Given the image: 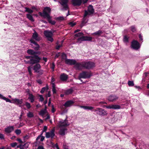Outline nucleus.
Instances as JSON below:
<instances>
[{"mask_svg":"<svg viewBox=\"0 0 149 149\" xmlns=\"http://www.w3.org/2000/svg\"><path fill=\"white\" fill-rule=\"evenodd\" d=\"M1 98L5 100L7 102H9L10 103H12V101H11L9 99L6 98L3 95V97H1Z\"/></svg>","mask_w":149,"mask_h":149,"instance_id":"obj_32","label":"nucleus"},{"mask_svg":"<svg viewBox=\"0 0 149 149\" xmlns=\"http://www.w3.org/2000/svg\"><path fill=\"white\" fill-rule=\"evenodd\" d=\"M51 9L49 7H45L43 10L42 13L39 12V15L43 17L44 18H46L48 22L52 25H54L55 24L56 22L54 21H52L51 19V17L50 16L49 13H51Z\"/></svg>","mask_w":149,"mask_h":149,"instance_id":"obj_3","label":"nucleus"},{"mask_svg":"<svg viewBox=\"0 0 149 149\" xmlns=\"http://www.w3.org/2000/svg\"><path fill=\"white\" fill-rule=\"evenodd\" d=\"M37 72L39 73L40 74L42 75L43 73V70H40L39 71H37V72Z\"/></svg>","mask_w":149,"mask_h":149,"instance_id":"obj_55","label":"nucleus"},{"mask_svg":"<svg viewBox=\"0 0 149 149\" xmlns=\"http://www.w3.org/2000/svg\"><path fill=\"white\" fill-rule=\"evenodd\" d=\"M76 66L78 70L82 69L90 70L94 68L95 67V64L94 62L90 61H84L81 63H77Z\"/></svg>","mask_w":149,"mask_h":149,"instance_id":"obj_2","label":"nucleus"},{"mask_svg":"<svg viewBox=\"0 0 149 149\" xmlns=\"http://www.w3.org/2000/svg\"><path fill=\"white\" fill-rule=\"evenodd\" d=\"M37 149H44V148L42 146H40L38 147Z\"/></svg>","mask_w":149,"mask_h":149,"instance_id":"obj_64","label":"nucleus"},{"mask_svg":"<svg viewBox=\"0 0 149 149\" xmlns=\"http://www.w3.org/2000/svg\"><path fill=\"white\" fill-rule=\"evenodd\" d=\"M102 33L103 32L101 30H99L98 31L94 33L93 34L95 36H100Z\"/></svg>","mask_w":149,"mask_h":149,"instance_id":"obj_28","label":"nucleus"},{"mask_svg":"<svg viewBox=\"0 0 149 149\" xmlns=\"http://www.w3.org/2000/svg\"><path fill=\"white\" fill-rule=\"evenodd\" d=\"M93 13H91L90 12H89L88 11L86 10H85L84 14V17H86L87 16H90Z\"/></svg>","mask_w":149,"mask_h":149,"instance_id":"obj_36","label":"nucleus"},{"mask_svg":"<svg viewBox=\"0 0 149 149\" xmlns=\"http://www.w3.org/2000/svg\"><path fill=\"white\" fill-rule=\"evenodd\" d=\"M29 97H28V99H29L34 98V96L32 94H29Z\"/></svg>","mask_w":149,"mask_h":149,"instance_id":"obj_56","label":"nucleus"},{"mask_svg":"<svg viewBox=\"0 0 149 149\" xmlns=\"http://www.w3.org/2000/svg\"><path fill=\"white\" fill-rule=\"evenodd\" d=\"M84 35V33L82 32H79L75 35V36L76 37H78Z\"/></svg>","mask_w":149,"mask_h":149,"instance_id":"obj_39","label":"nucleus"},{"mask_svg":"<svg viewBox=\"0 0 149 149\" xmlns=\"http://www.w3.org/2000/svg\"><path fill=\"white\" fill-rule=\"evenodd\" d=\"M55 66V64L54 62H53L52 63V67L51 68L53 70V71L54 70Z\"/></svg>","mask_w":149,"mask_h":149,"instance_id":"obj_60","label":"nucleus"},{"mask_svg":"<svg viewBox=\"0 0 149 149\" xmlns=\"http://www.w3.org/2000/svg\"><path fill=\"white\" fill-rule=\"evenodd\" d=\"M93 75L91 71L88 72L86 71H84L79 74V79H80L81 78L88 79Z\"/></svg>","mask_w":149,"mask_h":149,"instance_id":"obj_4","label":"nucleus"},{"mask_svg":"<svg viewBox=\"0 0 149 149\" xmlns=\"http://www.w3.org/2000/svg\"><path fill=\"white\" fill-rule=\"evenodd\" d=\"M68 24L71 27H73L76 24V23L74 22H71L69 23Z\"/></svg>","mask_w":149,"mask_h":149,"instance_id":"obj_43","label":"nucleus"},{"mask_svg":"<svg viewBox=\"0 0 149 149\" xmlns=\"http://www.w3.org/2000/svg\"><path fill=\"white\" fill-rule=\"evenodd\" d=\"M131 30L133 32H134L136 31V28L134 25L132 26H131Z\"/></svg>","mask_w":149,"mask_h":149,"instance_id":"obj_46","label":"nucleus"},{"mask_svg":"<svg viewBox=\"0 0 149 149\" xmlns=\"http://www.w3.org/2000/svg\"><path fill=\"white\" fill-rule=\"evenodd\" d=\"M44 132H43V131H42V132H41V133L40 134V135L38 136L37 138L36 139V140L38 141L41 136H42V135L43 134Z\"/></svg>","mask_w":149,"mask_h":149,"instance_id":"obj_47","label":"nucleus"},{"mask_svg":"<svg viewBox=\"0 0 149 149\" xmlns=\"http://www.w3.org/2000/svg\"><path fill=\"white\" fill-rule=\"evenodd\" d=\"M74 102L72 100H69L66 101L63 105L62 106V108H63V106L65 107H71L74 103Z\"/></svg>","mask_w":149,"mask_h":149,"instance_id":"obj_14","label":"nucleus"},{"mask_svg":"<svg viewBox=\"0 0 149 149\" xmlns=\"http://www.w3.org/2000/svg\"><path fill=\"white\" fill-rule=\"evenodd\" d=\"M139 38L140 41H142V42L143 41V38L141 34H140L139 35Z\"/></svg>","mask_w":149,"mask_h":149,"instance_id":"obj_54","label":"nucleus"},{"mask_svg":"<svg viewBox=\"0 0 149 149\" xmlns=\"http://www.w3.org/2000/svg\"><path fill=\"white\" fill-rule=\"evenodd\" d=\"M0 139H4V135L1 133H0Z\"/></svg>","mask_w":149,"mask_h":149,"instance_id":"obj_57","label":"nucleus"},{"mask_svg":"<svg viewBox=\"0 0 149 149\" xmlns=\"http://www.w3.org/2000/svg\"><path fill=\"white\" fill-rule=\"evenodd\" d=\"M87 10L89 12H90L91 13L93 14L95 12L93 6L91 5H90L88 6Z\"/></svg>","mask_w":149,"mask_h":149,"instance_id":"obj_23","label":"nucleus"},{"mask_svg":"<svg viewBox=\"0 0 149 149\" xmlns=\"http://www.w3.org/2000/svg\"><path fill=\"white\" fill-rule=\"evenodd\" d=\"M51 143L52 145V147H55L56 148V149L59 148L58 144L57 143H56L55 144H54L52 142H51Z\"/></svg>","mask_w":149,"mask_h":149,"instance_id":"obj_41","label":"nucleus"},{"mask_svg":"<svg viewBox=\"0 0 149 149\" xmlns=\"http://www.w3.org/2000/svg\"><path fill=\"white\" fill-rule=\"evenodd\" d=\"M52 113H54L55 111V110L54 109V107L53 105H52Z\"/></svg>","mask_w":149,"mask_h":149,"instance_id":"obj_62","label":"nucleus"},{"mask_svg":"<svg viewBox=\"0 0 149 149\" xmlns=\"http://www.w3.org/2000/svg\"><path fill=\"white\" fill-rule=\"evenodd\" d=\"M85 41H91L92 38L91 37L84 36Z\"/></svg>","mask_w":149,"mask_h":149,"instance_id":"obj_37","label":"nucleus"},{"mask_svg":"<svg viewBox=\"0 0 149 149\" xmlns=\"http://www.w3.org/2000/svg\"><path fill=\"white\" fill-rule=\"evenodd\" d=\"M32 37L33 39L36 41H39L40 40V38L38 37V34L35 30H34V33H33Z\"/></svg>","mask_w":149,"mask_h":149,"instance_id":"obj_17","label":"nucleus"},{"mask_svg":"<svg viewBox=\"0 0 149 149\" xmlns=\"http://www.w3.org/2000/svg\"><path fill=\"white\" fill-rule=\"evenodd\" d=\"M85 41L84 36H82L77 39V42L79 43H81L82 41Z\"/></svg>","mask_w":149,"mask_h":149,"instance_id":"obj_27","label":"nucleus"},{"mask_svg":"<svg viewBox=\"0 0 149 149\" xmlns=\"http://www.w3.org/2000/svg\"><path fill=\"white\" fill-rule=\"evenodd\" d=\"M54 132H55V130L54 129H53L50 132V133H51V135L54 136H55Z\"/></svg>","mask_w":149,"mask_h":149,"instance_id":"obj_48","label":"nucleus"},{"mask_svg":"<svg viewBox=\"0 0 149 149\" xmlns=\"http://www.w3.org/2000/svg\"><path fill=\"white\" fill-rule=\"evenodd\" d=\"M27 53L31 56H25V58L27 59H30L29 60L24 61L26 64L34 65L36 63H39L41 58L38 56L41 54L40 51H35L32 49H28L27 51Z\"/></svg>","mask_w":149,"mask_h":149,"instance_id":"obj_1","label":"nucleus"},{"mask_svg":"<svg viewBox=\"0 0 149 149\" xmlns=\"http://www.w3.org/2000/svg\"><path fill=\"white\" fill-rule=\"evenodd\" d=\"M128 84L129 86H134V84L133 81H129L128 82Z\"/></svg>","mask_w":149,"mask_h":149,"instance_id":"obj_38","label":"nucleus"},{"mask_svg":"<svg viewBox=\"0 0 149 149\" xmlns=\"http://www.w3.org/2000/svg\"><path fill=\"white\" fill-rule=\"evenodd\" d=\"M27 116L29 118H31L34 117L33 113L31 112H29L27 114Z\"/></svg>","mask_w":149,"mask_h":149,"instance_id":"obj_35","label":"nucleus"},{"mask_svg":"<svg viewBox=\"0 0 149 149\" xmlns=\"http://www.w3.org/2000/svg\"><path fill=\"white\" fill-rule=\"evenodd\" d=\"M47 38L48 40L50 41L51 42H52L54 40L53 39L52 37V36Z\"/></svg>","mask_w":149,"mask_h":149,"instance_id":"obj_50","label":"nucleus"},{"mask_svg":"<svg viewBox=\"0 0 149 149\" xmlns=\"http://www.w3.org/2000/svg\"><path fill=\"white\" fill-rule=\"evenodd\" d=\"M81 108L84 109L85 110H91L92 111H93V110H92L93 109L94 107L92 106H81Z\"/></svg>","mask_w":149,"mask_h":149,"instance_id":"obj_24","label":"nucleus"},{"mask_svg":"<svg viewBox=\"0 0 149 149\" xmlns=\"http://www.w3.org/2000/svg\"><path fill=\"white\" fill-rule=\"evenodd\" d=\"M14 130V126H9L5 129L4 131L7 133L9 134L13 131Z\"/></svg>","mask_w":149,"mask_h":149,"instance_id":"obj_16","label":"nucleus"},{"mask_svg":"<svg viewBox=\"0 0 149 149\" xmlns=\"http://www.w3.org/2000/svg\"><path fill=\"white\" fill-rule=\"evenodd\" d=\"M73 91V89L72 88L68 89L64 91V94L66 95H68L72 94Z\"/></svg>","mask_w":149,"mask_h":149,"instance_id":"obj_22","label":"nucleus"},{"mask_svg":"<svg viewBox=\"0 0 149 149\" xmlns=\"http://www.w3.org/2000/svg\"><path fill=\"white\" fill-rule=\"evenodd\" d=\"M26 17L32 22L34 21V20L31 14H26Z\"/></svg>","mask_w":149,"mask_h":149,"instance_id":"obj_26","label":"nucleus"},{"mask_svg":"<svg viewBox=\"0 0 149 149\" xmlns=\"http://www.w3.org/2000/svg\"><path fill=\"white\" fill-rule=\"evenodd\" d=\"M41 139H40V141L41 142L43 141L45 139V136H41L40 137Z\"/></svg>","mask_w":149,"mask_h":149,"instance_id":"obj_63","label":"nucleus"},{"mask_svg":"<svg viewBox=\"0 0 149 149\" xmlns=\"http://www.w3.org/2000/svg\"><path fill=\"white\" fill-rule=\"evenodd\" d=\"M117 116H114L112 118V120L114 122L117 121Z\"/></svg>","mask_w":149,"mask_h":149,"instance_id":"obj_51","label":"nucleus"},{"mask_svg":"<svg viewBox=\"0 0 149 149\" xmlns=\"http://www.w3.org/2000/svg\"><path fill=\"white\" fill-rule=\"evenodd\" d=\"M25 8L26 9L25 11L29 13V14H31L33 12V10L29 8L26 7Z\"/></svg>","mask_w":149,"mask_h":149,"instance_id":"obj_33","label":"nucleus"},{"mask_svg":"<svg viewBox=\"0 0 149 149\" xmlns=\"http://www.w3.org/2000/svg\"><path fill=\"white\" fill-rule=\"evenodd\" d=\"M28 70L29 74L30 75H31L32 74V72L31 70V68L30 67H29L28 68Z\"/></svg>","mask_w":149,"mask_h":149,"instance_id":"obj_52","label":"nucleus"},{"mask_svg":"<svg viewBox=\"0 0 149 149\" xmlns=\"http://www.w3.org/2000/svg\"><path fill=\"white\" fill-rule=\"evenodd\" d=\"M55 19L59 22H61L65 20V18L63 16L56 17Z\"/></svg>","mask_w":149,"mask_h":149,"instance_id":"obj_30","label":"nucleus"},{"mask_svg":"<svg viewBox=\"0 0 149 149\" xmlns=\"http://www.w3.org/2000/svg\"><path fill=\"white\" fill-rule=\"evenodd\" d=\"M93 111L97 114L101 116H106L107 114V111L101 108H97L93 110Z\"/></svg>","mask_w":149,"mask_h":149,"instance_id":"obj_5","label":"nucleus"},{"mask_svg":"<svg viewBox=\"0 0 149 149\" xmlns=\"http://www.w3.org/2000/svg\"><path fill=\"white\" fill-rule=\"evenodd\" d=\"M44 34L46 38L52 36V33L50 31L46 30L44 31Z\"/></svg>","mask_w":149,"mask_h":149,"instance_id":"obj_21","label":"nucleus"},{"mask_svg":"<svg viewBox=\"0 0 149 149\" xmlns=\"http://www.w3.org/2000/svg\"><path fill=\"white\" fill-rule=\"evenodd\" d=\"M45 137L47 138H53L54 136H52L51 135V134L49 132H46L45 134Z\"/></svg>","mask_w":149,"mask_h":149,"instance_id":"obj_29","label":"nucleus"},{"mask_svg":"<svg viewBox=\"0 0 149 149\" xmlns=\"http://www.w3.org/2000/svg\"><path fill=\"white\" fill-rule=\"evenodd\" d=\"M47 126H44L43 127V130L42 131H43V132H46L47 130Z\"/></svg>","mask_w":149,"mask_h":149,"instance_id":"obj_59","label":"nucleus"},{"mask_svg":"<svg viewBox=\"0 0 149 149\" xmlns=\"http://www.w3.org/2000/svg\"><path fill=\"white\" fill-rule=\"evenodd\" d=\"M131 47L134 50H137L140 47V44L137 40H134L131 42Z\"/></svg>","mask_w":149,"mask_h":149,"instance_id":"obj_7","label":"nucleus"},{"mask_svg":"<svg viewBox=\"0 0 149 149\" xmlns=\"http://www.w3.org/2000/svg\"><path fill=\"white\" fill-rule=\"evenodd\" d=\"M65 64L70 65H74L75 68L77 70V68L76 67V65L78 63L76 62L75 60L73 59H66L65 60Z\"/></svg>","mask_w":149,"mask_h":149,"instance_id":"obj_8","label":"nucleus"},{"mask_svg":"<svg viewBox=\"0 0 149 149\" xmlns=\"http://www.w3.org/2000/svg\"><path fill=\"white\" fill-rule=\"evenodd\" d=\"M36 81L38 83L40 84H41L42 83V81L40 79H39L36 80Z\"/></svg>","mask_w":149,"mask_h":149,"instance_id":"obj_61","label":"nucleus"},{"mask_svg":"<svg viewBox=\"0 0 149 149\" xmlns=\"http://www.w3.org/2000/svg\"><path fill=\"white\" fill-rule=\"evenodd\" d=\"M25 105L28 109H29L31 107L30 104L28 102H26L25 103Z\"/></svg>","mask_w":149,"mask_h":149,"instance_id":"obj_42","label":"nucleus"},{"mask_svg":"<svg viewBox=\"0 0 149 149\" xmlns=\"http://www.w3.org/2000/svg\"><path fill=\"white\" fill-rule=\"evenodd\" d=\"M71 2L74 6H79L82 3V0H72Z\"/></svg>","mask_w":149,"mask_h":149,"instance_id":"obj_15","label":"nucleus"},{"mask_svg":"<svg viewBox=\"0 0 149 149\" xmlns=\"http://www.w3.org/2000/svg\"><path fill=\"white\" fill-rule=\"evenodd\" d=\"M15 133L17 135H19L21 133V130L19 129H17L15 131Z\"/></svg>","mask_w":149,"mask_h":149,"instance_id":"obj_45","label":"nucleus"},{"mask_svg":"<svg viewBox=\"0 0 149 149\" xmlns=\"http://www.w3.org/2000/svg\"><path fill=\"white\" fill-rule=\"evenodd\" d=\"M30 42L31 44H30L31 47L36 51H38L40 49L39 45L33 39H31Z\"/></svg>","mask_w":149,"mask_h":149,"instance_id":"obj_9","label":"nucleus"},{"mask_svg":"<svg viewBox=\"0 0 149 149\" xmlns=\"http://www.w3.org/2000/svg\"><path fill=\"white\" fill-rule=\"evenodd\" d=\"M59 122L61 124L60 125V127H65L69 125L68 123V120L66 118L64 120L60 121Z\"/></svg>","mask_w":149,"mask_h":149,"instance_id":"obj_13","label":"nucleus"},{"mask_svg":"<svg viewBox=\"0 0 149 149\" xmlns=\"http://www.w3.org/2000/svg\"><path fill=\"white\" fill-rule=\"evenodd\" d=\"M68 0H60V1H59V3L63 7L61 10H66L68 8Z\"/></svg>","mask_w":149,"mask_h":149,"instance_id":"obj_6","label":"nucleus"},{"mask_svg":"<svg viewBox=\"0 0 149 149\" xmlns=\"http://www.w3.org/2000/svg\"><path fill=\"white\" fill-rule=\"evenodd\" d=\"M67 129L66 128H61L59 132V134L60 135L63 136L65 135V132L67 131Z\"/></svg>","mask_w":149,"mask_h":149,"instance_id":"obj_25","label":"nucleus"},{"mask_svg":"<svg viewBox=\"0 0 149 149\" xmlns=\"http://www.w3.org/2000/svg\"><path fill=\"white\" fill-rule=\"evenodd\" d=\"M29 138V136L27 135H26L23 136V138H24V140H27V139H28Z\"/></svg>","mask_w":149,"mask_h":149,"instance_id":"obj_58","label":"nucleus"},{"mask_svg":"<svg viewBox=\"0 0 149 149\" xmlns=\"http://www.w3.org/2000/svg\"><path fill=\"white\" fill-rule=\"evenodd\" d=\"M88 19L85 17H84L82 18L81 23L80 24V26L81 28L86 25V24L88 22Z\"/></svg>","mask_w":149,"mask_h":149,"instance_id":"obj_18","label":"nucleus"},{"mask_svg":"<svg viewBox=\"0 0 149 149\" xmlns=\"http://www.w3.org/2000/svg\"><path fill=\"white\" fill-rule=\"evenodd\" d=\"M61 57L63 59H65V60H66V59L67 58V56L66 54L65 53H63L61 55Z\"/></svg>","mask_w":149,"mask_h":149,"instance_id":"obj_40","label":"nucleus"},{"mask_svg":"<svg viewBox=\"0 0 149 149\" xmlns=\"http://www.w3.org/2000/svg\"><path fill=\"white\" fill-rule=\"evenodd\" d=\"M39 96L40 97L39 101L41 102H42L44 100L43 96L42 95H39Z\"/></svg>","mask_w":149,"mask_h":149,"instance_id":"obj_49","label":"nucleus"},{"mask_svg":"<svg viewBox=\"0 0 149 149\" xmlns=\"http://www.w3.org/2000/svg\"><path fill=\"white\" fill-rule=\"evenodd\" d=\"M12 103L18 105L19 107H21L22 106L21 104L23 102L22 99H19L17 98H12Z\"/></svg>","mask_w":149,"mask_h":149,"instance_id":"obj_10","label":"nucleus"},{"mask_svg":"<svg viewBox=\"0 0 149 149\" xmlns=\"http://www.w3.org/2000/svg\"><path fill=\"white\" fill-rule=\"evenodd\" d=\"M46 89L47 90H48L49 89L48 86L47 85H46V87H44L42 88L41 90L40 91V92L42 94L43 93L44 91H45Z\"/></svg>","mask_w":149,"mask_h":149,"instance_id":"obj_34","label":"nucleus"},{"mask_svg":"<svg viewBox=\"0 0 149 149\" xmlns=\"http://www.w3.org/2000/svg\"><path fill=\"white\" fill-rule=\"evenodd\" d=\"M60 78L62 81H65L68 79V75L65 73H63L61 75Z\"/></svg>","mask_w":149,"mask_h":149,"instance_id":"obj_20","label":"nucleus"},{"mask_svg":"<svg viewBox=\"0 0 149 149\" xmlns=\"http://www.w3.org/2000/svg\"><path fill=\"white\" fill-rule=\"evenodd\" d=\"M118 98V97L115 95H110L107 98L108 100L111 102H115Z\"/></svg>","mask_w":149,"mask_h":149,"instance_id":"obj_12","label":"nucleus"},{"mask_svg":"<svg viewBox=\"0 0 149 149\" xmlns=\"http://www.w3.org/2000/svg\"><path fill=\"white\" fill-rule=\"evenodd\" d=\"M103 107H105L107 109H113L115 110L119 109L121 108L120 106L118 104H112L109 106L104 105Z\"/></svg>","mask_w":149,"mask_h":149,"instance_id":"obj_11","label":"nucleus"},{"mask_svg":"<svg viewBox=\"0 0 149 149\" xmlns=\"http://www.w3.org/2000/svg\"><path fill=\"white\" fill-rule=\"evenodd\" d=\"M45 113V111L44 110H42L40 111V112L39 113V115L43 116Z\"/></svg>","mask_w":149,"mask_h":149,"instance_id":"obj_44","label":"nucleus"},{"mask_svg":"<svg viewBox=\"0 0 149 149\" xmlns=\"http://www.w3.org/2000/svg\"><path fill=\"white\" fill-rule=\"evenodd\" d=\"M35 64L36 65L33 66V70L35 72H37L41 68V66L39 63H36Z\"/></svg>","mask_w":149,"mask_h":149,"instance_id":"obj_19","label":"nucleus"},{"mask_svg":"<svg viewBox=\"0 0 149 149\" xmlns=\"http://www.w3.org/2000/svg\"><path fill=\"white\" fill-rule=\"evenodd\" d=\"M129 38L126 35H125L123 37V41L125 43H127L129 42Z\"/></svg>","mask_w":149,"mask_h":149,"instance_id":"obj_31","label":"nucleus"},{"mask_svg":"<svg viewBox=\"0 0 149 149\" xmlns=\"http://www.w3.org/2000/svg\"><path fill=\"white\" fill-rule=\"evenodd\" d=\"M17 145V143L16 142H14L11 143V146L12 147L14 148Z\"/></svg>","mask_w":149,"mask_h":149,"instance_id":"obj_53","label":"nucleus"}]
</instances>
